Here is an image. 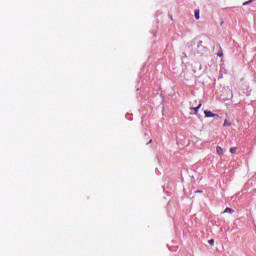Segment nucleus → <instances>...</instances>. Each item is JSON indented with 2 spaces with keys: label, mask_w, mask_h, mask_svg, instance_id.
<instances>
[{
  "label": "nucleus",
  "mask_w": 256,
  "mask_h": 256,
  "mask_svg": "<svg viewBox=\"0 0 256 256\" xmlns=\"http://www.w3.org/2000/svg\"><path fill=\"white\" fill-rule=\"evenodd\" d=\"M152 141H153V140H150V141L147 143V145H149V143H152Z\"/></svg>",
  "instance_id": "nucleus-12"
},
{
  "label": "nucleus",
  "mask_w": 256,
  "mask_h": 256,
  "mask_svg": "<svg viewBox=\"0 0 256 256\" xmlns=\"http://www.w3.org/2000/svg\"><path fill=\"white\" fill-rule=\"evenodd\" d=\"M223 125L224 127H230L231 124L229 121L225 120Z\"/></svg>",
  "instance_id": "nucleus-9"
},
{
  "label": "nucleus",
  "mask_w": 256,
  "mask_h": 256,
  "mask_svg": "<svg viewBox=\"0 0 256 256\" xmlns=\"http://www.w3.org/2000/svg\"><path fill=\"white\" fill-rule=\"evenodd\" d=\"M255 0H249L243 3V6L251 5Z\"/></svg>",
  "instance_id": "nucleus-7"
},
{
  "label": "nucleus",
  "mask_w": 256,
  "mask_h": 256,
  "mask_svg": "<svg viewBox=\"0 0 256 256\" xmlns=\"http://www.w3.org/2000/svg\"><path fill=\"white\" fill-rule=\"evenodd\" d=\"M230 153H232V154L237 153V148L236 147L230 148Z\"/></svg>",
  "instance_id": "nucleus-8"
},
{
  "label": "nucleus",
  "mask_w": 256,
  "mask_h": 256,
  "mask_svg": "<svg viewBox=\"0 0 256 256\" xmlns=\"http://www.w3.org/2000/svg\"><path fill=\"white\" fill-rule=\"evenodd\" d=\"M223 213H231V214H232V213H235V210H233V209L227 207V208L224 210Z\"/></svg>",
  "instance_id": "nucleus-5"
},
{
  "label": "nucleus",
  "mask_w": 256,
  "mask_h": 256,
  "mask_svg": "<svg viewBox=\"0 0 256 256\" xmlns=\"http://www.w3.org/2000/svg\"><path fill=\"white\" fill-rule=\"evenodd\" d=\"M204 114H205V117H219V115L213 114V112H211L209 110H205Z\"/></svg>",
  "instance_id": "nucleus-1"
},
{
  "label": "nucleus",
  "mask_w": 256,
  "mask_h": 256,
  "mask_svg": "<svg viewBox=\"0 0 256 256\" xmlns=\"http://www.w3.org/2000/svg\"><path fill=\"white\" fill-rule=\"evenodd\" d=\"M208 243H209V245H214V244H215V240H214V239H210V240L208 241Z\"/></svg>",
  "instance_id": "nucleus-10"
},
{
  "label": "nucleus",
  "mask_w": 256,
  "mask_h": 256,
  "mask_svg": "<svg viewBox=\"0 0 256 256\" xmlns=\"http://www.w3.org/2000/svg\"><path fill=\"white\" fill-rule=\"evenodd\" d=\"M218 57H223V51L218 52Z\"/></svg>",
  "instance_id": "nucleus-11"
},
{
  "label": "nucleus",
  "mask_w": 256,
  "mask_h": 256,
  "mask_svg": "<svg viewBox=\"0 0 256 256\" xmlns=\"http://www.w3.org/2000/svg\"><path fill=\"white\" fill-rule=\"evenodd\" d=\"M194 17L197 21H199V10L194 11Z\"/></svg>",
  "instance_id": "nucleus-6"
},
{
  "label": "nucleus",
  "mask_w": 256,
  "mask_h": 256,
  "mask_svg": "<svg viewBox=\"0 0 256 256\" xmlns=\"http://www.w3.org/2000/svg\"><path fill=\"white\" fill-rule=\"evenodd\" d=\"M202 105L203 104L201 102H199L197 107L192 108L194 111V115H197V113H198L199 109H201Z\"/></svg>",
  "instance_id": "nucleus-2"
},
{
  "label": "nucleus",
  "mask_w": 256,
  "mask_h": 256,
  "mask_svg": "<svg viewBox=\"0 0 256 256\" xmlns=\"http://www.w3.org/2000/svg\"><path fill=\"white\" fill-rule=\"evenodd\" d=\"M198 49H200V51H204L205 46H203V41L198 42Z\"/></svg>",
  "instance_id": "nucleus-3"
},
{
  "label": "nucleus",
  "mask_w": 256,
  "mask_h": 256,
  "mask_svg": "<svg viewBox=\"0 0 256 256\" xmlns=\"http://www.w3.org/2000/svg\"><path fill=\"white\" fill-rule=\"evenodd\" d=\"M170 19H173V16H170Z\"/></svg>",
  "instance_id": "nucleus-13"
},
{
  "label": "nucleus",
  "mask_w": 256,
  "mask_h": 256,
  "mask_svg": "<svg viewBox=\"0 0 256 256\" xmlns=\"http://www.w3.org/2000/svg\"><path fill=\"white\" fill-rule=\"evenodd\" d=\"M216 151L218 155H223V148H221V146H217Z\"/></svg>",
  "instance_id": "nucleus-4"
}]
</instances>
